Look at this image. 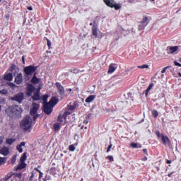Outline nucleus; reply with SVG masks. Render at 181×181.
I'll use <instances>...</instances> for the list:
<instances>
[{"label":"nucleus","mask_w":181,"mask_h":181,"mask_svg":"<svg viewBox=\"0 0 181 181\" xmlns=\"http://www.w3.org/2000/svg\"><path fill=\"white\" fill-rule=\"evenodd\" d=\"M95 99V95H90L86 99V103H91Z\"/></svg>","instance_id":"obj_21"},{"label":"nucleus","mask_w":181,"mask_h":181,"mask_svg":"<svg viewBox=\"0 0 181 181\" xmlns=\"http://www.w3.org/2000/svg\"><path fill=\"white\" fill-rule=\"evenodd\" d=\"M6 111H10L11 114L14 115H18V114H22V108L19 107V106L14 105L10 107H8Z\"/></svg>","instance_id":"obj_4"},{"label":"nucleus","mask_w":181,"mask_h":181,"mask_svg":"<svg viewBox=\"0 0 181 181\" xmlns=\"http://www.w3.org/2000/svg\"><path fill=\"white\" fill-rule=\"evenodd\" d=\"M166 163L169 164V163H172V161L170 160H167Z\"/></svg>","instance_id":"obj_52"},{"label":"nucleus","mask_w":181,"mask_h":181,"mask_svg":"<svg viewBox=\"0 0 181 181\" xmlns=\"http://www.w3.org/2000/svg\"><path fill=\"white\" fill-rule=\"evenodd\" d=\"M25 145H26V143L24 141L21 142L19 145H17L16 148L20 153H22V152H23L22 146H25Z\"/></svg>","instance_id":"obj_18"},{"label":"nucleus","mask_w":181,"mask_h":181,"mask_svg":"<svg viewBox=\"0 0 181 181\" xmlns=\"http://www.w3.org/2000/svg\"><path fill=\"white\" fill-rule=\"evenodd\" d=\"M105 4L110 8H115V11L121 9V4L115 3L114 0H103Z\"/></svg>","instance_id":"obj_3"},{"label":"nucleus","mask_w":181,"mask_h":181,"mask_svg":"<svg viewBox=\"0 0 181 181\" xmlns=\"http://www.w3.org/2000/svg\"><path fill=\"white\" fill-rule=\"evenodd\" d=\"M33 100L34 101H38V100H40V89H38L34 94V95L32 97Z\"/></svg>","instance_id":"obj_14"},{"label":"nucleus","mask_w":181,"mask_h":181,"mask_svg":"<svg viewBox=\"0 0 181 181\" xmlns=\"http://www.w3.org/2000/svg\"><path fill=\"white\" fill-rule=\"evenodd\" d=\"M83 124H85V125H87V124H88V119L84 120Z\"/></svg>","instance_id":"obj_48"},{"label":"nucleus","mask_w":181,"mask_h":181,"mask_svg":"<svg viewBox=\"0 0 181 181\" xmlns=\"http://www.w3.org/2000/svg\"><path fill=\"white\" fill-rule=\"evenodd\" d=\"M152 115L154 118H158V115H159V112H158V110H153Z\"/></svg>","instance_id":"obj_30"},{"label":"nucleus","mask_w":181,"mask_h":181,"mask_svg":"<svg viewBox=\"0 0 181 181\" xmlns=\"http://www.w3.org/2000/svg\"><path fill=\"white\" fill-rule=\"evenodd\" d=\"M49 173H51V175H53L54 176L56 175H57L56 168L54 167L51 168L49 170Z\"/></svg>","instance_id":"obj_28"},{"label":"nucleus","mask_w":181,"mask_h":181,"mask_svg":"<svg viewBox=\"0 0 181 181\" xmlns=\"http://www.w3.org/2000/svg\"><path fill=\"white\" fill-rule=\"evenodd\" d=\"M106 159H109V160H110V162H114V157L112 156H107L106 157Z\"/></svg>","instance_id":"obj_40"},{"label":"nucleus","mask_w":181,"mask_h":181,"mask_svg":"<svg viewBox=\"0 0 181 181\" xmlns=\"http://www.w3.org/2000/svg\"><path fill=\"white\" fill-rule=\"evenodd\" d=\"M180 62H181V57L180 58Z\"/></svg>","instance_id":"obj_64"},{"label":"nucleus","mask_w":181,"mask_h":181,"mask_svg":"<svg viewBox=\"0 0 181 181\" xmlns=\"http://www.w3.org/2000/svg\"><path fill=\"white\" fill-rule=\"evenodd\" d=\"M26 153H23V156L20 158V162L25 163V160H26Z\"/></svg>","instance_id":"obj_27"},{"label":"nucleus","mask_w":181,"mask_h":181,"mask_svg":"<svg viewBox=\"0 0 181 181\" xmlns=\"http://www.w3.org/2000/svg\"><path fill=\"white\" fill-rule=\"evenodd\" d=\"M173 174V173L168 174V177H170V176H172Z\"/></svg>","instance_id":"obj_53"},{"label":"nucleus","mask_w":181,"mask_h":181,"mask_svg":"<svg viewBox=\"0 0 181 181\" xmlns=\"http://www.w3.org/2000/svg\"><path fill=\"white\" fill-rule=\"evenodd\" d=\"M177 50H179V47H177V46L170 47L169 48V53H170L172 54L175 53V52H177Z\"/></svg>","instance_id":"obj_22"},{"label":"nucleus","mask_w":181,"mask_h":181,"mask_svg":"<svg viewBox=\"0 0 181 181\" xmlns=\"http://www.w3.org/2000/svg\"><path fill=\"white\" fill-rule=\"evenodd\" d=\"M31 83H33V84H39V83H40V79L36 77V74H35L32 78Z\"/></svg>","instance_id":"obj_17"},{"label":"nucleus","mask_w":181,"mask_h":181,"mask_svg":"<svg viewBox=\"0 0 181 181\" xmlns=\"http://www.w3.org/2000/svg\"><path fill=\"white\" fill-rule=\"evenodd\" d=\"M5 162H6V158L0 157V165H5Z\"/></svg>","instance_id":"obj_29"},{"label":"nucleus","mask_w":181,"mask_h":181,"mask_svg":"<svg viewBox=\"0 0 181 181\" xmlns=\"http://www.w3.org/2000/svg\"><path fill=\"white\" fill-rule=\"evenodd\" d=\"M24 95L23 93H20L16 95L14 97H12L11 99L13 101H17V103H22L23 101Z\"/></svg>","instance_id":"obj_7"},{"label":"nucleus","mask_w":181,"mask_h":181,"mask_svg":"<svg viewBox=\"0 0 181 181\" xmlns=\"http://www.w3.org/2000/svg\"><path fill=\"white\" fill-rule=\"evenodd\" d=\"M83 128H84V127H83V126H82L81 129H83Z\"/></svg>","instance_id":"obj_63"},{"label":"nucleus","mask_w":181,"mask_h":181,"mask_svg":"<svg viewBox=\"0 0 181 181\" xmlns=\"http://www.w3.org/2000/svg\"><path fill=\"white\" fill-rule=\"evenodd\" d=\"M75 108H76V107L71 105V106L68 107V110L71 111H71H74V110H75Z\"/></svg>","instance_id":"obj_41"},{"label":"nucleus","mask_w":181,"mask_h":181,"mask_svg":"<svg viewBox=\"0 0 181 181\" xmlns=\"http://www.w3.org/2000/svg\"><path fill=\"white\" fill-rule=\"evenodd\" d=\"M130 146H131V148H142V145L138 144L135 142H133V143L130 144Z\"/></svg>","instance_id":"obj_23"},{"label":"nucleus","mask_w":181,"mask_h":181,"mask_svg":"<svg viewBox=\"0 0 181 181\" xmlns=\"http://www.w3.org/2000/svg\"><path fill=\"white\" fill-rule=\"evenodd\" d=\"M2 142H4V138L0 137V145H2Z\"/></svg>","instance_id":"obj_47"},{"label":"nucleus","mask_w":181,"mask_h":181,"mask_svg":"<svg viewBox=\"0 0 181 181\" xmlns=\"http://www.w3.org/2000/svg\"><path fill=\"white\" fill-rule=\"evenodd\" d=\"M56 86L57 87L58 92L59 93L60 95H63V94H64V88L63 87V86H62V84H60V83L59 82L56 83Z\"/></svg>","instance_id":"obj_13"},{"label":"nucleus","mask_w":181,"mask_h":181,"mask_svg":"<svg viewBox=\"0 0 181 181\" xmlns=\"http://www.w3.org/2000/svg\"><path fill=\"white\" fill-rule=\"evenodd\" d=\"M42 177H43V173L40 172L39 179H42Z\"/></svg>","instance_id":"obj_46"},{"label":"nucleus","mask_w":181,"mask_h":181,"mask_svg":"<svg viewBox=\"0 0 181 181\" xmlns=\"http://www.w3.org/2000/svg\"><path fill=\"white\" fill-rule=\"evenodd\" d=\"M161 141L164 145H168V144H170V140H169V138L163 134L161 135Z\"/></svg>","instance_id":"obj_16"},{"label":"nucleus","mask_w":181,"mask_h":181,"mask_svg":"<svg viewBox=\"0 0 181 181\" xmlns=\"http://www.w3.org/2000/svg\"><path fill=\"white\" fill-rule=\"evenodd\" d=\"M168 69H170V66L163 68V70L161 71L162 74H163L164 73H166V70H168Z\"/></svg>","instance_id":"obj_39"},{"label":"nucleus","mask_w":181,"mask_h":181,"mask_svg":"<svg viewBox=\"0 0 181 181\" xmlns=\"http://www.w3.org/2000/svg\"><path fill=\"white\" fill-rule=\"evenodd\" d=\"M174 64H175V66H179V67H181V64L176 61L174 62Z\"/></svg>","instance_id":"obj_45"},{"label":"nucleus","mask_w":181,"mask_h":181,"mask_svg":"<svg viewBox=\"0 0 181 181\" xmlns=\"http://www.w3.org/2000/svg\"><path fill=\"white\" fill-rule=\"evenodd\" d=\"M14 83L18 85L23 83V76L22 75V73H19L16 76Z\"/></svg>","instance_id":"obj_9"},{"label":"nucleus","mask_w":181,"mask_h":181,"mask_svg":"<svg viewBox=\"0 0 181 181\" xmlns=\"http://www.w3.org/2000/svg\"><path fill=\"white\" fill-rule=\"evenodd\" d=\"M71 73H74V74H77L78 73H79V71L78 69H71L70 70Z\"/></svg>","instance_id":"obj_36"},{"label":"nucleus","mask_w":181,"mask_h":181,"mask_svg":"<svg viewBox=\"0 0 181 181\" xmlns=\"http://www.w3.org/2000/svg\"><path fill=\"white\" fill-rule=\"evenodd\" d=\"M0 153L4 156H8L9 155V147L4 146L0 148Z\"/></svg>","instance_id":"obj_11"},{"label":"nucleus","mask_w":181,"mask_h":181,"mask_svg":"<svg viewBox=\"0 0 181 181\" xmlns=\"http://www.w3.org/2000/svg\"><path fill=\"white\" fill-rule=\"evenodd\" d=\"M111 148H112V144H110L107 149V152H110V151H111Z\"/></svg>","instance_id":"obj_44"},{"label":"nucleus","mask_w":181,"mask_h":181,"mask_svg":"<svg viewBox=\"0 0 181 181\" xmlns=\"http://www.w3.org/2000/svg\"><path fill=\"white\" fill-rule=\"evenodd\" d=\"M20 125L21 127L24 129V131H28V129H30V127H32V119L30 118V117L26 116L20 123Z\"/></svg>","instance_id":"obj_2"},{"label":"nucleus","mask_w":181,"mask_h":181,"mask_svg":"<svg viewBox=\"0 0 181 181\" xmlns=\"http://www.w3.org/2000/svg\"><path fill=\"white\" fill-rule=\"evenodd\" d=\"M11 84H12L13 87H16V85H15L14 83H11Z\"/></svg>","instance_id":"obj_57"},{"label":"nucleus","mask_w":181,"mask_h":181,"mask_svg":"<svg viewBox=\"0 0 181 181\" xmlns=\"http://www.w3.org/2000/svg\"><path fill=\"white\" fill-rule=\"evenodd\" d=\"M90 26H93V23H90Z\"/></svg>","instance_id":"obj_58"},{"label":"nucleus","mask_w":181,"mask_h":181,"mask_svg":"<svg viewBox=\"0 0 181 181\" xmlns=\"http://www.w3.org/2000/svg\"><path fill=\"white\" fill-rule=\"evenodd\" d=\"M16 162V156H14L11 160V163H12V165H15V163Z\"/></svg>","instance_id":"obj_37"},{"label":"nucleus","mask_w":181,"mask_h":181,"mask_svg":"<svg viewBox=\"0 0 181 181\" xmlns=\"http://www.w3.org/2000/svg\"><path fill=\"white\" fill-rule=\"evenodd\" d=\"M59 103V99L57 98H52L49 103L44 104V112L47 115L52 114L53 111V107Z\"/></svg>","instance_id":"obj_1"},{"label":"nucleus","mask_w":181,"mask_h":181,"mask_svg":"<svg viewBox=\"0 0 181 181\" xmlns=\"http://www.w3.org/2000/svg\"><path fill=\"white\" fill-rule=\"evenodd\" d=\"M36 70H37V66L30 65L24 68V73L26 74V76H32V74H33Z\"/></svg>","instance_id":"obj_5"},{"label":"nucleus","mask_w":181,"mask_h":181,"mask_svg":"<svg viewBox=\"0 0 181 181\" xmlns=\"http://www.w3.org/2000/svg\"><path fill=\"white\" fill-rule=\"evenodd\" d=\"M33 119H34V121H35V120L36 119V117H33Z\"/></svg>","instance_id":"obj_60"},{"label":"nucleus","mask_w":181,"mask_h":181,"mask_svg":"<svg viewBox=\"0 0 181 181\" xmlns=\"http://www.w3.org/2000/svg\"><path fill=\"white\" fill-rule=\"evenodd\" d=\"M84 128H85V129H87V127H85Z\"/></svg>","instance_id":"obj_62"},{"label":"nucleus","mask_w":181,"mask_h":181,"mask_svg":"<svg viewBox=\"0 0 181 181\" xmlns=\"http://www.w3.org/2000/svg\"><path fill=\"white\" fill-rule=\"evenodd\" d=\"M15 69H16V64H12L11 66V67L8 69V71L12 72V71H13V70H15Z\"/></svg>","instance_id":"obj_35"},{"label":"nucleus","mask_w":181,"mask_h":181,"mask_svg":"<svg viewBox=\"0 0 181 181\" xmlns=\"http://www.w3.org/2000/svg\"><path fill=\"white\" fill-rule=\"evenodd\" d=\"M148 160V158H146V157H145L144 158V160Z\"/></svg>","instance_id":"obj_56"},{"label":"nucleus","mask_w":181,"mask_h":181,"mask_svg":"<svg viewBox=\"0 0 181 181\" xmlns=\"http://www.w3.org/2000/svg\"><path fill=\"white\" fill-rule=\"evenodd\" d=\"M47 98H49V95H45L42 96V100L44 104H47Z\"/></svg>","instance_id":"obj_25"},{"label":"nucleus","mask_w":181,"mask_h":181,"mask_svg":"<svg viewBox=\"0 0 181 181\" xmlns=\"http://www.w3.org/2000/svg\"><path fill=\"white\" fill-rule=\"evenodd\" d=\"M69 149L71 152H74V151H76V147L74 146V144L70 145Z\"/></svg>","instance_id":"obj_33"},{"label":"nucleus","mask_w":181,"mask_h":181,"mask_svg":"<svg viewBox=\"0 0 181 181\" xmlns=\"http://www.w3.org/2000/svg\"><path fill=\"white\" fill-rule=\"evenodd\" d=\"M153 87V83H151L148 87L147 88V89L146 90V95H148V93H149L151 91V90H152V88Z\"/></svg>","instance_id":"obj_26"},{"label":"nucleus","mask_w":181,"mask_h":181,"mask_svg":"<svg viewBox=\"0 0 181 181\" xmlns=\"http://www.w3.org/2000/svg\"><path fill=\"white\" fill-rule=\"evenodd\" d=\"M70 114H71V111L70 110H67L66 112H64V113L63 114V117H64V119L66 121V119H67V116L70 115Z\"/></svg>","instance_id":"obj_24"},{"label":"nucleus","mask_w":181,"mask_h":181,"mask_svg":"<svg viewBox=\"0 0 181 181\" xmlns=\"http://www.w3.org/2000/svg\"><path fill=\"white\" fill-rule=\"evenodd\" d=\"M156 135H157L158 138H162V134L160 132H159V131H156Z\"/></svg>","instance_id":"obj_43"},{"label":"nucleus","mask_w":181,"mask_h":181,"mask_svg":"<svg viewBox=\"0 0 181 181\" xmlns=\"http://www.w3.org/2000/svg\"><path fill=\"white\" fill-rule=\"evenodd\" d=\"M4 78L6 80V81H12L13 80V75L12 73L6 74Z\"/></svg>","instance_id":"obj_15"},{"label":"nucleus","mask_w":181,"mask_h":181,"mask_svg":"<svg viewBox=\"0 0 181 181\" xmlns=\"http://www.w3.org/2000/svg\"><path fill=\"white\" fill-rule=\"evenodd\" d=\"M54 129L55 131H59V129H60V124H59V123L54 124Z\"/></svg>","instance_id":"obj_32"},{"label":"nucleus","mask_w":181,"mask_h":181,"mask_svg":"<svg viewBox=\"0 0 181 181\" xmlns=\"http://www.w3.org/2000/svg\"><path fill=\"white\" fill-rule=\"evenodd\" d=\"M11 177V176L10 177H8L7 179H6V180H8V179H9Z\"/></svg>","instance_id":"obj_61"},{"label":"nucleus","mask_w":181,"mask_h":181,"mask_svg":"<svg viewBox=\"0 0 181 181\" xmlns=\"http://www.w3.org/2000/svg\"><path fill=\"white\" fill-rule=\"evenodd\" d=\"M98 30L97 28L96 25H93L92 27V33L93 35V36H95V37H97V36H98Z\"/></svg>","instance_id":"obj_20"},{"label":"nucleus","mask_w":181,"mask_h":181,"mask_svg":"<svg viewBox=\"0 0 181 181\" xmlns=\"http://www.w3.org/2000/svg\"><path fill=\"white\" fill-rule=\"evenodd\" d=\"M143 152H144V153H148V150H147L146 148H144V149H143Z\"/></svg>","instance_id":"obj_49"},{"label":"nucleus","mask_w":181,"mask_h":181,"mask_svg":"<svg viewBox=\"0 0 181 181\" xmlns=\"http://www.w3.org/2000/svg\"><path fill=\"white\" fill-rule=\"evenodd\" d=\"M67 90L69 91V92L72 91L71 88H69V89H67Z\"/></svg>","instance_id":"obj_55"},{"label":"nucleus","mask_w":181,"mask_h":181,"mask_svg":"<svg viewBox=\"0 0 181 181\" xmlns=\"http://www.w3.org/2000/svg\"><path fill=\"white\" fill-rule=\"evenodd\" d=\"M26 168V163L21 162V163L16 168V170H22Z\"/></svg>","instance_id":"obj_19"},{"label":"nucleus","mask_w":181,"mask_h":181,"mask_svg":"<svg viewBox=\"0 0 181 181\" xmlns=\"http://www.w3.org/2000/svg\"><path fill=\"white\" fill-rule=\"evenodd\" d=\"M117 69H118V65H117V64H110L107 71L108 74H112Z\"/></svg>","instance_id":"obj_10"},{"label":"nucleus","mask_w":181,"mask_h":181,"mask_svg":"<svg viewBox=\"0 0 181 181\" xmlns=\"http://www.w3.org/2000/svg\"><path fill=\"white\" fill-rule=\"evenodd\" d=\"M138 69H149V66L146 64H143L141 66H138Z\"/></svg>","instance_id":"obj_34"},{"label":"nucleus","mask_w":181,"mask_h":181,"mask_svg":"<svg viewBox=\"0 0 181 181\" xmlns=\"http://www.w3.org/2000/svg\"><path fill=\"white\" fill-rule=\"evenodd\" d=\"M39 108H40V105L39 103H33V107L30 110L31 115H35V114H37Z\"/></svg>","instance_id":"obj_8"},{"label":"nucleus","mask_w":181,"mask_h":181,"mask_svg":"<svg viewBox=\"0 0 181 181\" xmlns=\"http://www.w3.org/2000/svg\"><path fill=\"white\" fill-rule=\"evenodd\" d=\"M28 11H33V8L32 7H28Z\"/></svg>","instance_id":"obj_51"},{"label":"nucleus","mask_w":181,"mask_h":181,"mask_svg":"<svg viewBox=\"0 0 181 181\" xmlns=\"http://www.w3.org/2000/svg\"><path fill=\"white\" fill-rule=\"evenodd\" d=\"M6 142L8 144V145H12L15 142V140L13 139H6Z\"/></svg>","instance_id":"obj_31"},{"label":"nucleus","mask_w":181,"mask_h":181,"mask_svg":"<svg viewBox=\"0 0 181 181\" xmlns=\"http://www.w3.org/2000/svg\"><path fill=\"white\" fill-rule=\"evenodd\" d=\"M178 75L180 76V77H181V73H179Z\"/></svg>","instance_id":"obj_59"},{"label":"nucleus","mask_w":181,"mask_h":181,"mask_svg":"<svg viewBox=\"0 0 181 181\" xmlns=\"http://www.w3.org/2000/svg\"><path fill=\"white\" fill-rule=\"evenodd\" d=\"M148 17H144L141 23L139 25V30H144L148 26Z\"/></svg>","instance_id":"obj_6"},{"label":"nucleus","mask_w":181,"mask_h":181,"mask_svg":"<svg viewBox=\"0 0 181 181\" xmlns=\"http://www.w3.org/2000/svg\"><path fill=\"white\" fill-rule=\"evenodd\" d=\"M63 119H64V117H63V115H60L59 116H58V121L59 122H63Z\"/></svg>","instance_id":"obj_38"},{"label":"nucleus","mask_w":181,"mask_h":181,"mask_svg":"<svg viewBox=\"0 0 181 181\" xmlns=\"http://www.w3.org/2000/svg\"><path fill=\"white\" fill-rule=\"evenodd\" d=\"M36 170H37V172H38V173H40V172H42V171H40V170H39V169H36Z\"/></svg>","instance_id":"obj_54"},{"label":"nucleus","mask_w":181,"mask_h":181,"mask_svg":"<svg viewBox=\"0 0 181 181\" xmlns=\"http://www.w3.org/2000/svg\"><path fill=\"white\" fill-rule=\"evenodd\" d=\"M33 91H35V86H33L32 84L27 85V93L29 97L32 95V93H33Z\"/></svg>","instance_id":"obj_12"},{"label":"nucleus","mask_w":181,"mask_h":181,"mask_svg":"<svg viewBox=\"0 0 181 181\" xmlns=\"http://www.w3.org/2000/svg\"><path fill=\"white\" fill-rule=\"evenodd\" d=\"M47 45L48 46V48L50 49V47L52 46V42H50L49 40L47 38Z\"/></svg>","instance_id":"obj_42"},{"label":"nucleus","mask_w":181,"mask_h":181,"mask_svg":"<svg viewBox=\"0 0 181 181\" xmlns=\"http://www.w3.org/2000/svg\"><path fill=\"white\" fill-rule=\"evenodd\" d=\"M23 64H25V56L22 57Z\"/></svg>","instance_id":"obj_50"}]
</instances>
